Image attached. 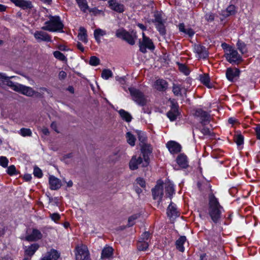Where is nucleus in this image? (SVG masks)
<instances>
[{
    "instance_id": "obj_36",
    "label": "nucleus",
    "mask_w": 260,
    "mask_h": 260,
    "mask_svg": "<svg viewBox=\"0 0 260 260\" xmlns=\"http://www.w3.org/2000/svg\"><path fill=\"white\" fill-rule=\"evenodd\" d=\"M148 247V242L139 240L137 244V248L139 251H145Z\"/></svg>"
},
{
    "instance_id": "obj_43",
    "label": "nucleus",
    "mask_w": 260,
    "mask_h": 260,
    "mask_svg": "<svg viewBox=\"0 0 260 260\" xmlns=\"http://www.w3.org/2000/svg\"><path fill=\"white\" fill-rule=\"evenodd\" d=\"M54 56L57 59L61 61H67V57L64 55L63 53L59 51H55L53 52Z\"/></svg>"
},
{
    "instance_id": "obj_56",
    "label": "nucleus",
    "mask_w": 260,
    "mask_h": 260,
    "mask_svg": "<svg viewBox=\"0 0 260 260\" xmlns=\"http://www.w3.org/2000/svg\"><path fill=\"white\" fill-rule=\"evenodd\" d=\"M139 140L142 143H145L146 141V137L145 134L143 133H140L138 134Z\"/></svg>"
},
{
    "instance_id": "obj_46",
    "label": "nucleus",
    "mask_w": 260,
    "mask_h": 260,
    "mask_svg": "<svg viewBox=\"0 0 260 260\" xmlns=\"http://www.w3.org/2000/svg\"><path fill=\"white\" fill-rule=\"evenodd\" d=\"M9 160L5 156H0V165L4 168H6L8 166Z\"/></svg>"
},
{
    "instance_id": "obj_29",
    "label": "nucleus",
    "mask_w": 260,
    "mask_h": 260,
    "mask_svg": "<svg viewBox=\"0 0 260 260\" xmlns=\"http://www.w3.org/2000/svg\"><path fill=\"white\" fill-rule=\"evenodd\" d=\"M178 29L180 32L188 35L189 37H191L194 34V31L191 28H185V24L183 23H180L178 25Z\"/></svg>"
},
{
    "instance_id": "obj_33",
    "label": "nucleus",
    "mask_w": 260,
    "mask_h": 260,
    "mask_svg": "<svg viewBox=\"0 0 260 260\" xmlns=\"http://www.w3.org/2000/svg\"><path fill=\"white\" fill-rule=\"evenodd\" d=\"M236 12V7L234 5H231L228 7L226 10L222 12V15L225 17H228L235 14Z\"/></svg>"
},
{
    "instance_id": "obj_25",
    "label": "nucleus",
    "mask_w": 260,
    "mask_h": 260,
    "mask_svg": "<svg viewBox=\"0 0 260 260\" xmlns=\"http://www.w3.org/2000/svg\"><path fill=\"white\" fill-rule=\"evenodd\" d=\"M49 181L50 185V189L52 190L58 189L61 186V182L60 180L53 176H50Z\"/></svg>"
},
{
    "instance_id": "obj_40",
    "label": "nucleus",
    "mask_w": 260,
    "mask_h": 260,
    "mask_svg": "<svg viewBox=\"0 0 260 260\" xmlns=\"http://www.w3.org/2000/svg\"><path fill=\"white\" fill-rule=\"evenodd\" d=\"M18 133L22 136V137L31 136L32 135L31 131L29 128H22L19 131Z\"/></svg>"
},
{
    "instance_id": "obj_51",
    "label": "nucleus",
    "mask_w": 260,
    "mask_h": 260,
    "mask_svg": "<svg viewBox=\"0 0 260 260\" xmlns=\"http://www.w3.org/2000/svg\"><path fill=\"white\" fill-rule=\"evenodd\" d=\"M34 175L39 178H41L43 176L42 170L38 167H35L34 169Z\"/></svg>"
},
{
    "instance_id": "obj_61",
    "label": "nucleus",
    "mask_w": 260,
    "mask_h": 260,
    "mask_svg": "<svg viewBox=\"0 0 260 260\" xmlns=\"http://www.w3.org/2000/svg\"><path fill=\"white\" fill-rule=\"evenodd\" d=\"M58 76L60 79H63L66 77L67 73L63 71H60L59 73Z\"/></svg>"
},
{
    "instance_id": "obj_24",
    "label": "nucleus",
    "mask_w": 260,
    "mask_h": 260,
    "mask_svg": "<svg viewBox=\"0 0 260 260\" xmlns=\"http://www.w3.org/2000/svg\"><path fill=\"white\" fill-rule=\"evenodd\" d=\"M167 214L170 218H175L179 216L176 206L175 204L173 203H170L167 209Z\"/></svg>"
},
{
    "instance_id": "obj_48",
    "label": "nucleus",
    "mask_w": 260,
    "mask_h": 260,
    "mask_svg": "<svg viewBox=\"0 0 260 260\" xmlns=\"http://www.w3.org/2000/svg\"><path fill=\"white\" fill-rule=\"evenodd\" d=\"M153 22L155 24L165 22L159 14L156 13L154 14V19Z\"/></svg>"
},
{
    "instance_id": "obj_9",
    "label": "nucleus",
    "mask_w": 260,
    "mask_h": 260,
    "mask_svg": "<svg viewBox=\"0 0 260 260\" xmlns=\"http://www.w3.org/2000/svg\"><path fill=\"white\" fill-rule=\"evenodd\" d=\"M89 258V253L86 245H81L76 247V260H88Z\"/></svg>"
},
{
    "instance_id": "obj_60",
    "label": "nucleus",
    "mask_w": 260,
    "mask_h": 260,
    "mask_svg": "<svg viewBox=\"0 0 260 260\" xmlns=\"http://www.w3.org/2000/svg\"><path fill=\"white\" fill-rule=\"evenodd\" d=\"M116 80L118 81L121 84H124L125 83V77H116Z\"/></svg>"
},
{
    "instance_id": "obj_64",
    "label": "nucleus",
    "mask_w": 260,
    "mask_h": 260,
    "mask_svg": "<svg viewBox=\"0 0 260 260\" xmlns=\"http://www.w3.org/2000/svg\"><path fill=\"white\" fill-rule=\"evenodd\" d=\"M0 260H13V258L10 256L7 255L4 257L0 258Z\"/></svg>"
},
{
    "instance_id": "obj_38",
    "label": "nucleus",
    "mask_w": 260,
    "mask_h": 260,
    "mask_svg": "<svg viewBox=\"0 0 260 260\" xmlns=\"http://www.w3.org/2000/svg\"><path fill=\"white\" fill-rule=\"evenodd\" d=\"M81 10L86 12L88 9V6L85 0H76Z\"/></svg>"
},
{
    "instance_id": "obj_17",
    "label": "nucleus",
    "mask_w": 260,
    "mask_h": 260,
    "mask_svg": "<svg viewBox=\"0 0 260 260\" xmlns=\"http://www.w3.org/2000/svg\"><path fill=\"white\" fill-rule=\"evenodd\" d=\"M110 8L117 13H122L124 11V6L116 0H110L108 2Z\"/></svg>"
},
{
    "instance_id": "obj_14",
    "label": "nucleus",
    "mask_w": 260,
    "mask_h": 260,
    "mask_svg": "<svg viewBox=\"0 0 260 260\" xmlns=\"http://www.w3.org/2000/svg\"><path fill=\"white\" fill-rule=\"evenodd\" d=\"M166 146L171 154H176L181 150V146L178 143L174 141H169L166 144Z\"/></svg>"
},
{
    "instance_id": "obj_19",
    "label": "nucleus",
    "mask_w": 260,
    "mask_h": 260,
    "mask_svg": "<svg viewBox=\"0 0 260 260\" xmlns=\"http://www.w3.org/2000/svg\"><path fill=\"white\" fill-rule=\"evenodd\" d=\"M43 234L41 232L37 229H33L31 233L26 236V239L29 241H36L41 239Z\"/></svg>"
},
{
    "instance_id": "obj_23",
    "label": "nucleus",
    "mask_w": 260,
    "mask_h": 260,
    "mask_svg": "<svg viewBox=\"0 0 260 260\" xmlns=\"http://www.w3.org/2000/svg\"><path fill=\"white\" fill-rule=\"evenodd\" d=\"M168 85V84L166 80L164 79H158L155 82L154 87L155 89L159 91H164L167 89Z\"/></svg>"
},
{
    "instance_id": "obj_42",
    "label": "nucleus",
    "mask_w": 260,
    "mask_h": 260,
    "mask_svg": "<svg viewBox=\"0 0 260 260\" xmlns=\"http://www.w3.org/2000/svg\"><path fill=\"white\" fill-rule=\"evenodd\" d=\"M127 141L128 143L131 146H133L135 144L136 139L133 135H132L131 133L128 132L126 133V135Z\"/></svg>"
},
{
    "instance_id": "obj_11",
    "label": "nucleus",
    "mask_w": 260,
    "mask_h": 260,
    "mask_svg": "<svg viewBox=\"0 0 260 260\" xmlns=\"http://www.w3.org/2000/svg\"><path fill=\"white\" fill-rule=\"evenodd\" d=\"M180 113L179 111V105L176 103H172L171 109L168 112L167 115L171 121H175L180 115Z\"/></svg>"
},
{
    "instance_id": "obj_45",
    "label": "nucleus",
    "mask_w": 260,
    "mask_h": 260,
    "mask_svg": "<svg viewBox=\"0 0 260 260\" xmlns=\"http://www.w3.org/2000/svg\"><path fill=\"white\" fill-rule=\"evenodd\" d=\"M200 81L206 86H208L210 83V78L208 75H204L200 77Z\"/></svg>"
},
{
    "instance_id": "obj_21",
    "label": "nucleus",
    "mask_w": 260,
    "mask_h": 260,
    "mask_svg": "<svg viewBox=\"0 0 260 260\" xmlns=\"http://www.w3.org/2000/svg\"><path fill=\"white\" fill-rule=\"evenodd\" d=\"M176 162L178 166L183 169H186L188 166L187 157L184 154H180L176 158Z\"/></svg>"
},
{
    "instance_id": "obj_53",
    "label": "nucleus",
    "mask_w": 260,
    "mask_h": 260,
    "mask_svg": "<svg viewBox=\"0 0 260 260\" xmlns=\"http://www.w3.org/2000/svg\"><path fill=\"white\" fill-rule=\"evenodd\" d=\"M149 237H150V233L148 232H145L142 234L140 240L148 242Z\"/></svg>"
},
{
    "instance_id": "obj_8",
    "label": "nucleus",
    "mask_w": 260,
    "mask_h": 260,
    "mask_svg": "<svg viewBox=\"0 0 260 260\" xmlns=\"http://www.w3.org/2000/svg\"><path fill=\"white\" fill-rule=\"evenodd\" d=\"M194 116L195 117L200 119V122L203 125L207 124L210 121V114L202 109H196L194 113Z\"/></svg>"
},
{
    "instance_id": "obj_52",
    "label": "nucleus",
    "mask_w": 260,
    "mask_h": 260,
    "mask_svg": "<svg viewBox=\"0 0 260 260\" xmlns=\"http://www.w3.org/2000/svg\"><path fill=\"white\" fill-rule=\"evenodd\" d=\"M138 217L137 215H133L129 217L128 220V226H133L135 223L134 221L138 218Z\"/></svg>"
},
{
    "instance_id": "obj_13",
    "label": "nucleus",
    "mask_w": 260,
    "mask_h": 260,
    "mask_svg": "<svg viewBox=\"0 0 260 260\" xmlns=\"http://www.w3.org/2000/svg\"><path fill=\"white\" fill-rule=\"evenodd\" d=\"M172 91L176 96H186L187 89L181 84L174 83L172 86Z\"/></svg>"
},
{
    "instance_id": "obj_31",
    "label": "nucleus",
    "mask_w": 260,
    "mask_h": 260,
    "mask_svg": "<svg viewBox=\"0 0 260 260\" xmlns=\"http://www.w3.org/2000/svg\"><path fill=\"white\" fill-rule=\"evenodd\" d=\"M165 185L166 194L170 197L174 193V184L170 181H167Z\"/></svg>"
},
{
    "instance_id": "obj_62",
    "label": "nucleus",
    "mask_w": 260,
    "mask_h": 260,
    "mask_svg": "<svg viewBox=\"0 0 260 260\" xmlns=\"http://www.w3.org/2000/svg\"><path fill=\"white\" fill-rule=\"evenodd\" d=\"M77 47L81 52H84V48L83 46L82 45V44L81 43H80V42H78L77 43Z\"/></svg>"
},
{
    "instance_id": "obj_54",
    "label": "nucleus",
    "mask_w": 260,
    "mask_h": 260,
    "mask_svg": "<svg viewBox=\"0 0 260 260\" xmlns=\"http://www.w3.org/2000/svg\"><path fill=\"white\" fill-rule=\"evenodd\" d=\"M50 217L51 219L55 222H57V221L60 218V215L57 213H50Z\"/></svg>"
},
{
    "instance_id": "obj_30",
    "label": "nucleus",
    "mask_w": 260,
    "mask_h": 260,
    "mask_svg": "<svg viewBox=\"0 0 260 260\" xmlns=\"http://www.w3.org/2000/svg\"><path fill=\"white\" fill-rule=\"evenodd\" d=\"M78 35V38L80 41L86 44L88 42L87 31L85 28L83 27H80L79 30Z\"/></svg>"
},
{
    "instance_id": "obj_63",
    "label": "nucleus",
    "mask_w": 260,
    "mask_h": 260,
    "mask_svg": "<svg viewBox=\"0 0 260 260\" xmlns=\"http://www.w3.org/2000/svg\"><path fill=\"white\" fill-rule=\"evenodd\" d=\"M31 176L30 174H25L24 176V179L26 181H30L31 179Z\"/></svg>"
},
{
    "instance_id": "obj_28",
    "label": "nucleus",
    "mask_w": 260,
    "mask_h": 260,
    "mask_svg": "<svg viewBox=\"0 0 260 260\" xmlns=\"http://www.w3.org/2000/svg\"><path fill=\"white\" fill-rule=\"evenodd\" d=\"M186 238L184 236H180L175 242L176 248L180 252H184L185 248L184 244L186 241Z\"/></svg>"
},
{
    "instance_id": "obj_47",
    "label": "nucleus",
    "mask_w": 260,
    "mask_h": 260,
    "mask_svg": "<svg viewBox=\"0 0 260 260\" xmlns=\"http://www.w3.org/2000/svg\"><path fill=\"white\" fill-rule=\"evenodd\" d=\"M235 141L236 144L240 146L243 143L244 138L241 135H238L235 137Z\"/></svg>"
},
{
    "instance_id": "obj_41",
    "label": "nucleus",
    "mask_w": 260,
    "mask_h": 260,
    "mask_svg": "<svg viewBox=\"0 0 260 260\" xmlns=\"http://www.w3.org/2000/svg\"><path fill=\"white\" fill-rule=\"evenodd\" d=\"M164 23L165 22H162L160 23H156L155 24L157 28V30L159 31V34L162 36L165 35L166 32Z\"/></svg>"
},
{
    "instance_id": "obj_7",
    "label": "nucleus",
    "mask_w": 260,
    "mask_h": 260,
    "mask_svg": "<svg viewBox=\"0 0 260 260\" xmlns=\"http://www.w3.org/2000/svg\"><path fill=\"white\" fill-rule=\"evenodd\" d=\"M148 164V157L144 154L143 158L141 156H133L129 162V166L131 170H135L138 169L139 165L145 167Z\"/></svg>"
},
{
    "instance_id": "obj_4",
    "label": "nucleus",
    "mask_w": 260,
    "mask_h": 260,
    "mask_svg": "<svg viewBox=\"0 0 260 260\" xmlns=\"http://www.w3.org/2000/svg\"><path fill=\"white\" fill-rule=\"evenodd\" d=\"M132 100L139 106H144L146 105L147 100L144 93L134 87L128 88Z\"/></svg>"
},
{
    "instance_id": "obj_57",
    "label": "nucleus",
    "mask_w": 260,
    "mask_h": 260,
    "mask_svg": "<svg viewBox=\"0 0 260 260\" xmlns=\"http://www.w3.org/2000/svg\"><path fill=\"white\" fill-rule=\"evenodd\" d=\"M137 183L140 185L142 187H145V180L142 178H138L136 179Z\"/></svg>"
},
{
    "instance_id": "obj_35",
    "label": "nucleus",
    "mask_w": 260,
    "mask_h": 260,
    "mask_svg": "<svg viewBox=\"0 0 260 260\" xmlns=\"http://www.w3.org/2000/svg\"><path fill=\"white\" fill-rule=\"evenodd\" d=\"M118 113L123 120L127 122L131 121L132 117L128 112L123 109H121L118 111Z\"/></svg>"
},
{
    "instance_id": "obj_34",
    "label": "nucleus",
    "mask_w": 260,
    "mask_h": 260,
    "mask_svg": "<svg viewBox=\"0 0 260 260\" xmlns=\"http://www.w3.org/2000/svg\"><path fill=\"white\" fill-rule=\"evenodd\" d=\"M39 245L38 244H33L30 246H28V248L25 250V254L30 256H32L37 250L39 248Z\"/></svg>"
},
{
    "instance_id": "obj_2",
    "label": "nucleus",
    "mask_w": 260,
    "mask_h": 260,
    "mask_svg": "<svg viewBox=\"0 0 260 260\" xmlns=\"http://www.w3.org/2000/svg\"><path fill=\"white\" fill-rule=\"evenodd\" d=\"M49 20L44 23V25L42 27V29L50 32H60L63 28V24L58 16H48Z\"/></svg>"
},
{
    "instance_id": "obj_49",
    "label": "nucleus",
    "mask_w": 260,
    "mask_h": 260,
    "mask_svg": "<svg viewBox=\"0 0 260 260\" xmlns=\"http://www.w3.org/2000/svg\"><path fill=\"white\" fill-rule=\"evenodd\" d=\"M7 172L9 175L11 176L15 175L16 174V170L15 167L14 165L9 166L7 169Z\"/></svg>"
},
{
    "instance_id": "obj_1",
    "label": "nucleus",
    "mask_w": 260,
    "mask_h": 260,
    "mask_svg": "<svg viewBox=\"0 0 260 260\" xmlns=\"http://www.w3.org/2000/svg\"><path fill=\"white\" fill-rule=\"evenodd\" d=\"M209 214L213 221L217 223L220 218L223 208L220 205L217 199L213 194L209 196Z\"/></svg>"
},
{
    "instance_id": "obj_18",
    "label": "nucleus",
    "mask_w": 260,
    "mask_h": 260,
    "mask_svg": "<svg viewBox=\"0 0 260 260\" xmlns=\"http://www.w3.org/2000/svg\"><path fill=\"white\" fill-rule=\"evenodd\" d=\"M152 192L154 199L160 200L164 195L162 184L158 183L155 187L152 189Z\"/></svg>"
},
{
    "instance_id": "obj_22",
    "label": "nucleus",
    "mask_w": 260,
    "mask_h": 260,
    "mask_svg": "<svg viewBox=\"0 0 260 260\" xmlns=\"http://www.w3.org/2000/svg\"><path fill=\"white\" fill-rule=\"evenodd\" d=\"M239 74L240 71L239 69L228 68L226 72V77L229 81H233L235 78L239 76Z\"/></svg>"
},
{
    "instance_id": "obj_16",
    "label": "nucleus",
    "mask_w": 260,
    "mask_h": 260,
    "mask_svg": "<svg viewBox=\"0 0 260 260\" xmlns=\"http://www.w3.org/2000/svg\"><path fill=\"white\" fill-rule=\"evenodd\" d=\"M16 92L27 96H32L36 93L35 91L31 87L21 84L19 85L18 90Z\"/></svg>"
},
{
    "instance_id": "obj_39",
    "label": "nucleus",
    "mask_w": 260,
    "mask_h": 260,
    "mask_svg": "<svg viewBox=\"0 0 260 260\" xmlns=\"http://www.w3.org/2000/svg\"><path fill=\"white\" fill-rule=\"evenodd\" d=\"M113 73L109 69H104L101 74V77L105 80H108L112 77Z\"/></svg>"
},
{
    "instance_id": "obj_20",
    "label": "nucleus",
    "mask_w": 260,
    "mask_h": 260,
    "mask_svg": "<svg viewBox=\"0 0 260 260\" xmlns=\"http://www.w3.org/2000/svg\"><path fill=\"white\" fill-rule=\"evenodd\" d=\"M16 6L22 9H31L32 7L31 2L27 0H10Z\"/></svg>"
},
{
    "instance_id": "obj_27",
    "label": "nucleus",
    "mask_w": 260,
    "mask_h": 260,
    "mask_svg": "<svg viewBox=\"0 0 260 260\" xmlns=\"http://www.w3.org/2000/svg\"><path fill=\"white\" fill-rule=\"evenodd\" d=\"M113 254V249L112 247L108 246L105 247L101 253V258L103 260H106L107 259L112 257Z\"/></svg>"
},
{
    "instance_id": "obj_55",
    "label": "nucleus",
    "mask_w": 260,
    "mask_h": 260,
    "mask_svg": "<svg viewBox=\"0 0 260 260\" xmlns=\"http://www.w3.org/2000/svg\"><path fill=\"white\" fill-rule=\"evenodd\" d=\"M205 19L207 21H209V22H211V21H213L214 19V15L212 13H207L205 15Z\"/></svg>"
},
{
    "instance_id": "obj_37",
    "label": "nucleus",
    "mask_w": 260,
    "mask_h": 260,
    "mask_svg": "<svg viewBox=\"0 0 260 260\" xmlns=\"http://www.w3.org/2000/svg\"><path fill=\"white\" fill-rule=\"evenodd\" d=\"M237 46L238 50L241 52L242 54H244L247 52V50L246 45L244 42L238 40L237 43Z\"/></svg>"
},
{
    "instance_id": "obj_12",
    "label": "nucleus",
    "mask_w": 260,
    "mask_h": 260,
    "mask_svg": "<svg viewBox=\"0 0 260 260\" xmlns=\"http://www.w3.org/2000/svg\"><path fill=\"white\" fill-rule=\"evenodd\" d=\"M34 36L38 42L42 41L51 42L52 41L51 36L46 32L42 30L35 31Z\"/></svg>"
},
{
    "instance_id": "obj_3",
    "label": "nucleus",
    "mask_w": 260,
    "mask_h": 260,
    "mask_svg": "<svg viewBox=\"0 0 260 260\" xmlns=\"http://www.w3.org/2000/svg\"><path fill=\"white\" fill-rule=\"evenodd\" d=\"M115 35L116 37L125 41L131 45H134L135 44L137 37L136 32H129L123 28L117 29L116 31Z\"/></svg>"
},
{
    "instance_id": "obj_15",
    "label": "nucleus",
    "mask_w": 260,
    "mask_h": 260,
    "mask_svg": "<svg viewBox=\"0 0 260 260\" xmlns=\"http://www.w3.org/2000/svg\"><path fill=\"white\" fill-rule=\"evenodd\" d=\"M194 51L197 54L200 58H206L208 56V52L205 47L199 44H196L194 46Z\"/></svg>"
},
{
    "instance_id": "obj_10",
    "label": "nucleus",
    "mask_w": 260,
    "mask_h": 260,
    "mask_svg": "<svg viewBox=\"0 0 260 260\" xmlns=\"http://www.w3.org/2000/svg\"><path fill=\"white\" fill-rule=\"evenodd\" d=\"M13 78H16L15 76H7L6 74L0 73V79L3 81L6 82V85L10 87L12 90L17 91L20 84L14 83L11 81L10 79H13Z\"/></svg>"
},
{
    "instance_id": "obj_50",
    "label": "nucleus",
    "mask_w": 260,
    "mask_h": 260,
    "mask_svg": "<svg viewBox=\"0 0 260 260\" xmlns=\"http://www.w3.org/2000/svg\"><path fill=\"white\" fill-rule=\"evenodd\" d=\"M179 70L184 73L185 75L189 74V71L186 66L183 64H180L179 66Z\"/></svg>"
},
{
    "instance_id": "obj_26",
    "label": "nucleus",
    "mask_w": 260,
    "mask_h": 260,
    "mask_svg": "<svg viewBox=\"0 0 260 260\" xmlns=\"http://www.w3.org/2000/svg\"><path fill=\"white\" fill-rule=\"evenodd\" d=\"M59 257L58 251L55 249H51L48 251L41 260H57Z\"/></svg>"
},
{
    "instance_id": "obj_58",
    "label": "nucleus",
    "mask_w": 260,
    "mask_h": 260,
    "mask_svg": "<svg viewBox=\"0 0 260 260\" xmlns=\"http://www.w3.org/2000/svg\"><path fill=\"white\" fill-rule=\"evenodd\" d=\"M202 133L204 135H211V132L209 129V128L207 127H204L201 130Z\"/></svg>"
},
{
    "instance_id": "obj_6",
    "label": "nucleus",
    "mask_w": 260,
    "mask_h": 260,
    "mask_svg": "<svg viewBox=\"0 0 260 260\" xmlns=\"http://www.w3.org/2000/svg\"><path fill=\"white\" fill-rule=\"evenodd\" d=\"M139 47L140 51L143 53L147 52V49L153 51L155 49L152 40L147 37L144 32H142V38L139 40Z\"/></svg>"
},
{
    "instance_id": "obj_59",
    "label": "nucleus",
    "mask_w": 260,
    "mask_h": 260,
    "mask_svg": "<svg viewBox=\"0 0 260 260\" xmlns=\"http://www.w3.org/2000/svg\"><path fill=\"white\" fill-rule=\"evenodd\" d=\"M254 130L255 132L256 138L260 140V124L256 125V126L254 128Z\"/></svg>"
},
{
    "instance_id": "obj_32",
    "label": "nucleus",
    "mask_w": 260,
    "mask_h": 260,
    "mask_svg": "<svg viewBox=\"0 0 260 260\" xmlns=\"http://www.w3.org/2000/svg\"><path fill=\"white\" fill-rule=\"evenodd\" d=\"M94 37L96 41L100 43L101 42V37L106 35V31L101 28H97L94 30Z\"/></svg>"
},
{
    "instance_id": "obj_44",
    "label": "nucleus",
    "mask_w": 260,
    "mask_h": 260,
    "mask_svg": "<svg viewBox=\"0 0 260 260\" xmlns=\"http://www.w3.org/2000/svg\"><path fill=\"white\" fill-rule=\"evenodd\" d=\"M100 63V59L96 56H91L89 59V64L91 66H96Z\"/></svg>"
},
{
    "instance_id": "obj_5",
    "label": "nucleus",
    "mask_w": 260,
    "mask_h": 260,
    "mask_svg": "<svg viewBox=\"0 0 260 260\" xmlns=\"http://www.w3.org/2000/svg\"><path fill=\"white\" fill-rule=\"evenodd\" d=\"M224 56L228 62L232 64H238L242 60V56L237 50L233 47H228Z\"/></svg>"
}]
</instances>
